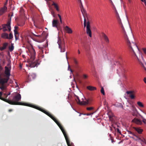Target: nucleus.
I'll return each instance as SVG.
<instances>
[{
  "label": "nucleus",
  "mask_w": 146,
  "mask_h": 146,
  "mask_svg": "<svg viewBox=\"0 0 146 146\" xmlns=\"http://www.w3.org/2000/svg\"><path fill=\"white\" fill-rule=\"evenodd\" d=\"M60 21L61 23H62V21L61 18V19H60Z\"/></svg>",
  "instance_id": "59"
},
{
  "label": "nucleus",
  "mask_w": 146,
  "mask_h": 146,
  "mask_svg": "<svg viewBox=\"0 0 146 146\" xmlns=\"http://www.w3.org/2000/svg\"><path fill=\"white\" fill-rule=\"evenodd\" d=\"M36 76L35 74L34 73H30L28 76V80L29 81H31L32 80L35 79V78Z\"/></svg>",
  "instance_id": "12"
},
{
  "label": "nucleus",
  "mask_w": 146,
  "mask_h": 146,
  "mask_svg": "<svg viewBox=\"0 0 146 146\" xmlns=\"http://www.w3.org/2000/svg\"><path fill=\"white\" fill-rule=\"evenodd\" d=\"M83 78L84 79H86L88 77V76L86 74H84L83 75Z\"/></svg>",
  "instance_id": "36"
},
{
  "label": "nucleus",
  "mask_w": 146,
  "mask_h": 146,
  "mask_svg": "<svg viewBox=\"0 0 146 146\" xmlns=\"http://www.w3.org/2000/svg\"><path fill=\"white\" fill-rule=\"evenodd\" d=\"M14 32L15 35H19L18 33L17 32V30H14Z\"/></svg>",
  "instance_id": "37"
},
{
  "label": "nucleus",
  "mask_w": 146,
  "mask_h": 146,
  "mask_svg": "<svg viewBox=\"0 0 146 146\" xmlns=\"http://www.w3.org/2000/svg\"><path fill=\"white\" fill-rule=\"evenodd\" d=\"M12 111V109H9V112H11V111Z\"/></svg>",
  "instance_id": "57"
},
{
  "label": "nucleus",
  "mask_w": 146,
  "mask_h": 146,
  "mask_svg": "<svg viewBox=\"0 0 146 146\" xmlns=\"http://www.w3.org/2000/svg\"><path fill=\"white\" fill-rule=\"evenodd\" d=\"M94 112H92V113H87V114H85L84 115H93L94 114Z\"/></svg>",
  "instance_id": "41"
},
{
  "label": "nucleus",
  "mask_w": 146,
  "mask_h": 146,
  "mask_svg": "<svg viewBox=\"0 0 146 146\" xmlns=\"http://www.w3.org/2000/svg\"><path fill=\"white\" fill-rule=\"evenodd\" d=\"M128 132H129V134H130L132 135H134V136H135V137H136L137 138H138V139H139V140H141V139L139 137L137 136L136 135H135L134 133H133L131 131H129Z\"/></svg>",
  "instance_id": "29"
},
{
  "label": "nucleus",
  "mask_w": 146,
  "mask_h": 146,
  "mask_svg": "<svg viewBox=\"0 0 146 146\" xmlns=\"http://www.w3.org/2000/svg\"><path fill=\"white\" fill-rule=\"evenodd\" d=\"M75 96V99L76 101L80 105H86L88 104L89 102L90 101V99H86V101H83L81 102L80 99H79V97L74 94Z\"/></svg>",
  "instance_id": "6"
},
{
  "label": "nucleus",
  "mask_w": 146,
  "mask_h": 146,
  "mask_svg": "<svg viewBox=\"0 0 146 146\" xmlns=\"http://www.w3.org/2000/svg\"><path fill=\"white\" fill-rule=\"evenodd\" d=\"M10 14H9V16H10Z\"/></svg>",
  "instance_id": "64"
},
{
  "label": "nucleus",
  "mask_w": 146,
  "mask_h": 146,
  "mask_svg": "<svg viewBox=\"0 0 146 146\" xmlns=\"http://www.w3.org/2000/svg\"><path fill=\"white\" fill-rule=\"evenodd\" d=\"M75 64L77 65L78 64V62L76 60L75 58H74L73 60Z\"/></svg>",
  "instance_id": "38"
},
{
  "label": "nucleus",
  "mask_w": 146,
  "mask_h": 146,
  "mask_svg": "<svg viewBox=\"0 0 146 146\" xmlns=\"http://www.w3.org/2000/svg\"><path fill=\"white\" fill-rule=\"evenodd\" d=\"M58 21L54 19L52 21V25L53 27H56L58 29Z\"/></svg>",
  "instance_id": "13"
},
{
  "label": "nucleus",
  "mask_w": 146,
  "mask_h": 146,
  "mask_svg": "<svg viewBox=\"0 0 146 146\" xmlns=\"http://www.w3.org/2000/svg\"><path fill=\"white\" fill-rule=\"evenodd\" d=\"M101 92L102 94L103 95H105V92L104 90V88L103 87H102L101 90Z\"/></svg>",
  "instance_id": "32"
},
{
  "label": "nucleus",
  "mask_w": 146,
  "mask_h": 146,
  "mask_svg": "<svg viewBox=\"0 0 146 146\" xmlns=\"http://www.w3.org/2000/svg\"><path fill=\"white\" fill-rule=\"evenodd\" d=\"M80 9H81V12H82V13L83 14V12L84 13L85 11V10L84 9V8H83V5H82V3H81V6L80 7Z\"/></svg>",
  "instance_id": "31"
},
{
  "label": "nucleus",
  "mask_w": 146,
  "mask_h": 146,
  "mask_svg": "<svg viewBox=\"0 0 146 146\" xmlns=\"http://www.w3.org/2000/svg\"><path fill=\"white\" fill-rule=\"evenodd\" d=\"M18 28V27L17 26H15V29L17 30V29Z\"/></svg>",
  "instance_id": "50"
},
{
  "label": "nucleus",
  "mask_w": 146,
  "mask_h": 146,
  "mask_svg": "<svg viewBox=\"0 0 146 146\" xmlns=\"http://www.w3.org/2000/svg\"><path fill=\"white\" fill-rule=\"evenodd\" d=\"M111 3V4L113 6H114V5L113 3V2H112V1H111V0H110Z\"/></svg>",
  "instance_id": "51"
},
{
  "label": "nucleus",
  "mask_w": 146,
  "mask_h": 146,
  "mask_svg": "<svg viewBox=\"0 0 146 146\" xmlns=\"http://www.w3.org/2000/svg\"><path fill=\"white\" fill-rule=\"evenodd\" d=\"M143 50L144 53L146 54V48H144L143 49Z\"/></svg>",
  "instance_id": "45"
},
{
  "label": "nucleus",
  "mask_w": 146,
  "mask_h": 146,
  "mask_svg": "<svg viewBox=\"0 0 146 146\" xmlns=\"http://www.w3.org/2000/svg\"><path fill=\"white\" fill-rule=\"evenodd\" d=\"M132 111L133 112V116L135 115H136V113H137V110L135 107L133 105H132Z\"/></svg>",
  "instance_id": "22"
},
{
  "label": "nucleus",
  "mask_w": 146,
  "mask_h": 146,
  "mask_svg": "<svg viewBox=\"0 0 146 146\" xmlns=\"http://www.w3.org/2000/svg\"><path fill=\"white\" fill-rule=\"evenodd\" d=\"M67 52H66V58L67 59H67H68V57H67Z\"/></svg>",
  "instance_id": "54"
},
{
  "label": "nucleus",
  "mask_w": 146,
  "mask_h": 146,
  "mask_svg": "<svg viewBox=\"0 0 146 146\" xmlns=\"http://www.w3.org/2000/svg\"><path fill=\"white\" fill-rule=\"evenodd\" d=\"M137 105L140 107L143 108L144 107L143 103L140 102H138L137 103Z\"/></svg>",
  "instance_id": "28"
},
{
  "label": "nucleus",
  "mask_w": 146,
  "mask_h": 146,
  "mask_svg": "<svg viewBox=\"0 0 146 146\" xmlns=\"http://www.w3.org/2000/svg\"><path fill=\"white\" fill-rule=\"evenodd\" d=\"M8 45V43L7 42L4 43L2 47H0V50L2 51L6 49Z\"/></svg>",
  "instance_id": "16"
},
{
  "label": "nucleus",
  "mask_w": 146,
  "mask_h": 146,
  "mask_svg": "<svg viewBox=\"0 0 146 146\" xmlns=\"http://www.w3.org/2000/svg\"><path fill=\"white\" fill-rule=\"evenodd\" d=\"M111 139L112 143H113L114 142L113 139L111 138Z\"/></svg>",
  "instance_id": "53"
},
{
  "label": "nucleus",
  "mask_w": 146,
  "mask_h": 146,
  "mask_svg": "<svg viewBox=\"0 0 146 146\" xmlns=\"http://www.w3.org/2000/svg\"><path fill=\"white\" fill-rule=\"evenodd\" d=\"M21 98V95L20 94L18 93L16 96L13 97V100H8V101L7 102V103L11 105H21L28 106L34 108L46 114L53 120L56 123L62 131L64 136L67 134L64 129L60 123L58 121L57 119L50 113L37 105L30 104L26 103H25L19 102L18 101L20 100Z\"/></svg>",
  "instance_id": "1"
},
{
  "label": "nucleus",
  "mask_w": 146,
  "mask_h": 146,
  "mask_svg": "<svg viewBox=\"0 0 146 146\" xmlns=\"http://www.w3.org/2000/svg\"><path fill=\"white\" fill-rule=\"evenodd\" d=\"M117 132L119 133H121L119 129L118 128L117 129Z\"/></svg>",
  "instance_id": "46"
},
{
  "label": "nucleus",
  "mask_w": 146,
  "mask_h": 146,
  "mask_svg": "<svg viewBox=\"0 0 146 146\" xmlns=\"http://www.w3.org/2000/svg\"><path fill=\"white\" fill-rule=\"evenodd\" d=\"M18 35H15V40H16L18 39Z\"/></svg>",
  "instance_id": "43"
},
{
  "label": "nucleus",
  "mask_w": 146,
  "mask_h": 146,
  "mask_svg": "<svg viewBox=\"0 0 146 146\" xmlns=\"http://www.w3.org/2000/svg\"><path fill=\"white\" fill-rule=\"evenodd\" d=\"M1 38L4 39H12L13 36L12 33H10L9 36L8 34L6 32H3L1 34Z\"/></svg>",
  "instance_id": "7"
},
{
  "label": "nucleus",
  "mask_w": 146,
  "mask_h": 146,
  "mask_svg": "<svg viewBox=\"0 0 146 146\" xmlns=\"http://www.w3.org/2000/svg\"><path fill=\"white\" fill-rule=\"evenodd\" d=\"M87 88L90 91H93L96 89V87L92 86H87Z\"/></svg>",
  "instance_id": "24"
},
{
  "label": "nucleus",
  "mask_w": 146,
  "mask_h": 146,
  "mask_svg": "<svg viewBox=\"0 0 146 146\" xmlns=\"http://www.w3.org/2000/svg\"><path fill=\"white\" fill-rule=\"evenodd\" d=\"M78 0V1H80V2L81 3H81H82V2H81V0Z\"/></svg>",
  "instance_id": "60"
},
{
  "label": "nucleus",
  "mask_w": 146,
  "mask_h": 146,
  "mask_svg": "<svg viewBox=\"0 0 146 146\" xmlns=\"http://www.w3.org/2000/svg\"><path fill=\"white\" fill-rule=\"evenodd\" d=\"M143 119L142 121L145 124H146V119H145L143 117H141Z\"/></svg>",
  "instance_id": "39"
},
{
  "label": "nucleus",
  "mask_w": 146,
  "mask_h": 146,
  "mask_svg": "<svg viewBox=\"0 0 146 146\" xmlns=\"http://www.w3.org/2000/svg\"><path fill=\"white\" fill-rule=\"evenodd\" d=\"M2 29L3 30V28H2V27H1L0 26V31Z\"/></svg>",
  "instance_id": "58"
},
{
  "label": "nucleus",
  "mask_w": 146,
  "mask_h": 146,
  "mask_svg": "<svg viewBox=\"0 0 146 146\" xmlns=\"http://www.w3.org/2000/svg\"><path fill=\"white\" fill-rule=\"evenodd\" d=\"M7 90L6 91V92H5L4 91V90H2L4 92H5V93H4L3 94V98H7V97H8V96H7V94L6 93L7 92Z\"/></svg>",
  "instance_id": "30"
},
{
  "label": "nucleus",
  "mask_w": 146,
  "mask_h": 146,
  "mask_svg": "<svg viewBox=\"0 0 146 146\" xmlns=\"http://www.w3.org/2000/svg\"><path fill=\"white\" fill-rule=\"evenodd\" d=\"M102 36L106 42L107 43H108L109 42V40L107 36L104 33H102Z\"/></svg>",
  "instance_id": "19"
},
{
  "label": "nucleus",
  "mask_w": 146,
  "mask_h": 146,
  "mask_svg": "<svg viewBox=\"0 0 146 146\" xmlns=\"http://www.w3.org/2000/svg\"><path fill=\"white\" fill-rule=\"evenodd\" d=\"M123 68L121 66L119 69L117 70V74H119L120 73H123Z\"/></svg>",
  "instance_id": "26"
},
{
  "label": "nucleus",
  "mask_w": 146,
  "mask_h": 146,
  "mask_svg": "<svg viewBox=\"0 0 146 146\" xmlns=\"http://www.w3.org/2000/svg\"><path fill=\"white\" fill-rule=\"evenodd\" d=\"M3 92H0V99L6 102L8 101V99L2 97V95Z\"/></svg>",
  "instance_id": "23"
},
{
  "label": "nucleus",
  "mask_w": 146,
  "mask_h": 146,
  "mask_svg": "<svg viewBox=\"0 0 146 146\" xmlns=\"http://www.w3.org/2000/svg\"><path fill=\"white\" fill-rule=\"evenodd\" d=\"M68 70H70V71L71 72H72L73 71L70 68V66L69 65H68Z\"/></svg>",
  "instance_id": "42"
},
{
  "label": "nucleus",
  "mask_w": 146,
  "mask_h": 146,
  "mask_svg": "<svg viewBox=\"0 0 146 146\" xmlns=\"http://www.w3.org/2000/svg\"><path fill=\"white\" fill-rule=\"evenodd\" d=\"M59 45V48L60 49L61 52H64L65 51V44L63 40L59 39L58 41Z\"/></svg>",
  "instance_id": "4"
},
{
  "label": "nucleus",
  "mask_w": 146,
  "mask_h": 146,
  "mask_svg": "<svg viewBox=\"0 0 146 146\" xmlns=\"http://www.w3.org/2000/svg\"><path fill=\"white\" fill-rule=\"evenodd\" d=\"M134 91H127L126 93L128 95H129V96L131 98V99H134L135 98V96L133 93Z\"/></svg>",
  "instance_id": "14"
},
{
  "label": "nucleus",
  "mask_w": 146,
  "mask_h": 146,
  "mask_svg": "<svg viewBox=\"0 0 146 146\" xmlns=\"http://www.w3.org/2000/svg\"><path fill=\"white\" fill-rule=\"evenodd\" d=\"M113 6L115 11L117 19L119 24L121 25V28L123 31L124 37L125 40H126V42L127 45L129 47V49L131 50H132L134 52L135 56H136L139 62V63L142 66L144 67V66L143 64L142 63V62L140 61L138 57L136 55L134 51V50L136 51L139 50V48L137 46L135 43L133 42H132V43H131L130 42V41L129 40L125 32V31L124 30V27L121 22V19L120 18L119 14L117 12V11L116 9V8L115 7L114 5V6Z\"/></svg>",
  "instance_id": "2"
},
{
  "label": "nucleus",
  "mask_w": 146,
  "mask_h": 146,
  "mask_svg": "<svg viewBox=\"0 0 146 146\" xmlns=\"http://www.w3.org/2000/svg\"><path fill=\"white\" fill-rule=\"evenodd\" d=\"M13 16V14H12V15H11V16Z\"/></svg>",
  "instance_id": "63"
},
{
  "label": "nucleus",
  "mask_w": 146,
  "mask_h": 146,
  "mask_svg": "<svg viewBox=\"0 0 146 146\" xmlns=\"http://www.w3.org/2000/svg\"><path fill=\"white\" fill-rule=\"evenodd\" d=\"M58 16L59 19H61V16L59 14L58 15Z\"/></svg>",
  "instance_id": "52"
},
{
  "label": "nucleus",
  "mask_w": 146,
  "mask_h": 146,
  "mask_svg": "<svg viewBox=\"0 0 146 146\" xmlns=\"http://www.w3.org/2000/svg\"><path fill=\"white\" fill-rule=\"evenodd\" d=\"M64 137L66 140L68 146H74L73 143L72 142H70L67 134L65 135Z\"/></svg>",
  "instance_id": "10"
},
{
  "label": "nucleus",
  "mask_w": 146,
  "mask_h": 146,
  "mask_svg": "<svg viewBox=\"0 0 146 146\" xmlns=\"http://www.w3.org/2000/svg\"><path fill=\"white\" fill-rule=\"evenodd\" d=\"M52 5L56 9V11H59V9L58 7L57 4L55 3L54 1H52Z\"/></svg>",
  "instance_id": "21"
},
{
  "label": "nucleus",
  "mask_w": 146,
  "mask_h": 146,
  "mask_svg": "<svg viewBox=\"0 0 146 146\" xmlns=\"http://www.w3.org/2000/svg\"><path fill=\"white\" fill-rule=\"evenodd\" d=\"M9 50L10 52H11L12 51L14 48V46H13V44H11V45L10 46H9Z\"/></svg>",
  "instance_id": "27"
},
{
  "label": "nucleus",
  "mask_w": 146,
  "mask_h": 146,
  "mask_svg": "<svg viewBox=\"0 0 146 146\" xmlns=\"http://www.w3.org/2000/svg\"><path fill=\"white\" fill-rule=\"evenodd\" d=\"M128 1L129 3L130 4H131L132 3V1L131 0H128Z\"/></svg>",
  "instance_id": "48"
},
{
  "label": "nucleus",
  "mask_w": 146,
  "mask_h": 146,
  "mask_svg": "<svg viewBox=\"0 0 146 146\" xmlns=\"http://www.w3.org/2000/svg\"><path fill=\"white\" fill-rule=\"evenodd\" d=\"M7 9V7L5 6L0 9V16L6 12Z\"/></svg>",
  "instance_id": "11"
},
{
  "label": "nucleus",
  "mask_w": 146,
  "mask_h": 146,
  "mask_svg": "<svg viewBox=\"0 0 146 146\" xmlns=\"http://www.w3.org/2000/svg\"><path fill=\"white\" fill-rule=\"evenodd\" d=\"M20 68H22V66H20Z\"/></svg>",
  "instance_id": "62"
},
{
  "label": "nucleus",
  "mask_w": 146,
  "mask_h": 146,
  "mask_svg": "<svg viewBox=\"0 0 146 146\" xmlns=\"http://www.w3.org/2000/svg\"><path fill=\"white\" fill-rule=\"evenodd\" d=\"M3 70V68L0 64V72Z\"/></svg>",
  "instance_id": "47"
},
{
  "label": "nucleus",
  "mask_w": 146,
  "mask_h": 146,
  "mask_svg": "<svg viewBox=\"0 0 146 146\" xmlns=\"http://www.w3.org/2000/svg\"><path fill=\"white\" fill-rule=\"evenodd\" d=\"M38 48L40 49V50L41 52H43V49L46 47L45 45H38Z\"/></svg>",
  "instance_id": "25"
},
{
  "label": "nucleus",
  "mask_w": 146,
  "mask_h": 146,
  "mask_svg": "<svg viewBox=\"0 0 146 146\" xmlns=\"http://www.w3.org/2000/svg\"><path fill=\"white\" fill-rule=\"evenodd\" d=\"M119 105L120 106H122L121 104H119Z\"/></svg>",
  "instance_id": "61"
},
{
  "label": "nucleus",
  "mask_w": 146,
  "mask_h": 146,
  "mask_svg": "<svg viewBox=\"0 0 146 146\" xmlns=\"http://www.w3.org/2000/svg\"><path fill=\"white\" fill-rule=\"evenodd\" d=\"M39 64L37 61H32L30 62L28 64H26V66L28 67L33 68L36 66H37V65Z\"/></svg>",
  "instance_id": "9"
},
{
  "label": "nucleus",
  "mask_w": 146,
  "mask_h": 146,
  "mask_svg": "<svg viewBox=\"0 0 146 146\" xmlns=\"http://www.w3.org/2000/svg\"><path fill=\"white\" fill-rule=\"evenodd\" d=\"M108 113L110 120L111 121H113V117H114V115L111 112H109Z\"/></svg>",
  "instance_id": "17"
},
{
  "label": "nucleus",
  "mask_w": 146,
  "mask_h": 146,
  "mask_svg": "<svg viewBox=\"0 0 146 146\" xmlns=\"http://www.w3.org/2000/svg\"><path fill=\"white\" fill-rule=\"evenodd\" d=\"M78 53L79 54H80V51L79 50H78Z\"/></svg>",
  "instance_id": "55"
},
{
  "label": "nucleus",
  "mask_w": 146,
  "mask_h": 146,
  "mask_svg": "<svg viewBox=\"0 0 146 146\" xmlns=\"http://www.w3.org/2000/svg\"><path fill=\"white\" fill-rule=\"evenodd\" d=\"M133 128L139 134H141L143 131V129L140 128L133 127Z\"/></svg>",
  "instance_id": "20"
},
{
  "label": "nucleus",
  "mask_w": 146,
  "mask_h": 146,
  "mask_svg": "<svg viewBox=\"0 0 146 146\" xmlns=\"http://www.w3.org/2000/svg\"><path fill=\"white\" fill-rule=\"evenodd\" d=\"M90 28V23L88 19V21L87 23V25L86 27V33L90 37H91L92 36V32Z\"/></svg>",
  "instance_id": "8"
},
{
  "label": "nucleus",
  "mask_w": 146,
  "mask_h": 146,
  "mask_svg": "<svg viewBox=\"0 0 146 146\" xmlns=\"http://www.w3.org/2000/svg\"><path fill=\"white\" fill-rule=\"evenodd\" d=\"M84 27L85 28L86 26V21L85 17L84 16Z\"/></svg>",
  "instance_id": "33"
},
{
  "label": "nucleus",
  "mask_w": 146,
  "mask_h": 146,
  "mask_svg": "<svg viewBox=\"0 0 146 146\" xmlns=\"http://www.w3.org/2000/svg\"><path fill=\"white\" fill-rule=\"evenodd\" d=\"M11 68H9L7 66L5 67V71L3 75V77L0 76V89L6 92L7 90V83L9 79L10 76Z\"/></svg>",
  "instance_id": "3"
},
{
  "label": "nucleus",
  "mask_w": 146,
  "mask_h": 146,
  "mask_svg": "<svg viewBox=\"0 0 146 146\" xmlns=\"http://www.w3.org/2000/svg\"><path fill=\"white\" fill-rule=\"evenodd\" d=\"M94 109V108L92 107H87L86 109L89 111L91 110Z\"/></svg>",
  "instance_id": "35"
},
{
  "label": "nucleus",
  "mask_w": 146,
  "mask_h": 146,
  "mask_svg": "<svg viewBox=\"0 0 146 146\" xmlns=\"http://www.w3.org/2000/svg\"><path fill=\"white\" fill-rule=\"evenodd\" d=\"M132 121L138 125H141L142 124V121L140 119L135 118L132 120Z\"/></svg>",
  "instance_id": "15"
},
{
  "label": "nucleus",
  "mask_w": 146,
  "mask_h": 146,
  "mask_svg": "<svg viewBox=\"0 0 146 146\" xmlns=\"http://www.w3.org/2000/svg\"><path fill=\"white\" fill-rule=\"evenodd\" d=\"M10 94H11L10 92H9V93L7 94V96H8Z\"/></svg>",
  "instance_id": "56"
},
{
  "label": "nucleus",
  "mask_w": 146,
  "mask_h": 146,
  "mask_svg": "<svg viewBox=\"0 0 146 146\" xmlns=\"http://www.w3.org/2000/svg\"><path fill=\"white\" fill-rule=\"evenodd\" d=\"M142 1L144 2L145 5L146 6V1L145 0H141Z\"/></svg>",
  "instance_id": "44"
},
{
  "label": "nucleus",
  "mask_w": 146,
  "mask_h": 146,
  "mask_svg": "<svg viewBox=\"0 0 146 146\" xmlns=\"http://www.w3.org/2000/svg\"><path fill=\"white\" fill-rule=\"evenodd\" d=\"M33 35L34 36H35L38 37L39 38H40L41 36L40 35H37L35 34L34 33H33Z\"/></svg>",
  "instance_id": "40"
},
{
  "label": "nucleus",
  "mask_w": 146,
  "mask_h": 146,
  "mask_svg": "<svg viewBox=\"0 0 146 146\" xmlns=\"http://www.w3.org/2000/svg\"><path fill=\"white\" fill-rule=\"evenodd\" d=\"M65 29L66 32L68 33L71 34L72 33V29L68 26H66L65 27Z\"/></svg>",
  "instance_id": "18"
},
{
  "label": "nucleus",
  "mask_w": 146,
  "mask_h": 146,
  "mask_svg": "<svg viewBox=\"0 0 146 146\" xmlns=\"http://www.w3.org/2000/svg\"><path fill=\"white\" fill-rule=\"evenodd\" d=\"M112 127H113L114 128H115V127L113 126V124H112L111 126H109V127L110 130L111 131H112Z\"/></svg>",
  "instance_id": "34"
},
{
  "label": "nucleus",
  "mask_w": 146,
  "mask_h": 146,
  "mask_svg": "<svg viewBox=\"0 0 146 146\" xmlns=\"http://www.w3.org/2000/svg\"><path fill=\"white\" fill-rule=\"evenodd\" d=\"M143 81L146 84V78L145 77L143 79Z\"/></svg>",
  "instance_id": "49"
},
{
  "label": "nucleus",
  "mask_w": 146,
  "mask_h": 146,
  "mask_svg": "<svg viewBox=\"0 0 146 146\" xmlns=\"http://www.w3.org/2000/svg\"><path fill=\"white\" fill-rule=\"evenodd\" d=\"M11 18L9 20L7 24H3L2 25V28H3V31L5 32L7 31L8 30L10 32L11 30V27L10 26Z\"/></svg>",
  "instance_id": "5"
}]
</instances>
